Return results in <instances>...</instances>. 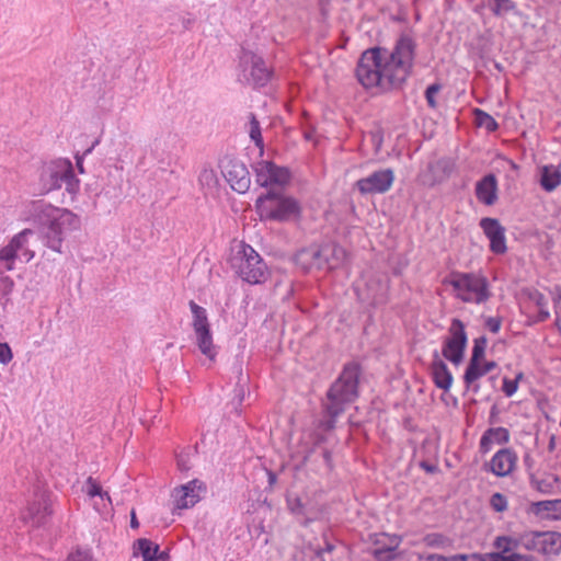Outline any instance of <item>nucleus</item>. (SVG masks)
Segmentation results:
<instances>
[{
    "label": "nucleus",
    "instance_id": "nucleus-61",
    "mask_svg": "<svg viewBox=\"0 0 561 561\" xmlns=\"http://www.w3.org/2000/svg\"><path fill=\"white\" fill-rule=\"evenodd\" d=\"M77 165L80 172H83L81 159H77Z\"/></svg>",
    "mask_w": 561,
    "mask_h": 561
},
{
    "label": "nucleus",
    "instance_id": "nucleus-43",
    "mask_svg": "<svg viewBox=\"0 0 561 561\" xmlns=\"http://www.w3.org/2000/svg\"><path fill=\"white\" fill-rule=\"evenodd\" d=\"M442 90V85L439 83H433L427 87L425 91V99L427 101V104L431 108H436L437 102H436V95Z\"/></svg>",
    "mask_w": 561,
    "mask_h": 561
},
{
    "label": "nucleus",
    "instance_id": "nucleus-64",
    "mask_svg": "<svg viewBox=\"0 0 561 561\" xmlns=\"http://www.w3.org/2000/svg\"><path fill=\"white\" fill-rule=\"evenodd\" d=\"M296 502H297V503H296V507H299V506H300V501H299V500H297Z\"/></svg>",
    "mask_w": 561,
    "mask_h": 561
},
{
    "label": "nucleus",
    "instance_id": "nucleus-49",
    "mask_svg": "<svg viewBox=\"0 0 561 561\" xmlns=\"http://www.w3.org/2000/svg\"><path fill=\"white\" fill-rule=\"evenodd\" d=\"M375 558L378 560V561H391L393 559V548H387V549H376L375 552Z\"/></svg>",
    "mask_w": 561,
    "mask_h": 561
},
{
    "label": "nucleus",
    "instance_id": "nucleus-42",
    "mask_svg": "<svg viewBox=\"0 0 561 561\" xmlns=\"http://www.w3.org/2000/svg\"><path fill=\"white\" fill-rule=\"evenodd\" d=\"M490 505L495 512L502 513L507 510V499L502 493L496 492L491 496Z\"/></svg>",
    "mask_w": 561,
    "mask_h": 561
},
{
    "label": "nucleus",
    "instance_id": "nucleus-34",
    "mask_svg": "<svg viewBox=\"0 0 561 561\" xmlns=\"http://www.w3.org/2000/svg\"><path fill=\"white\" fill-rule=\"evenodd\" d=\"M272 162L271 161H261L256 165V181L261 186L270 185V174H271Z\"/></svg>",
    "mask_w": 561,
    "mask_h": 561
},
{
    "label": "nucleus",
    "instance_id": "nucleus-29",
    "mask_svg": "<svg viewBox=\"0 0 561 561\" xmlns=\"http://www.w3.org/2000/svg\"><path fill=\"white\" fill-rule=\"evenodd\" d=\"M540 534L541 531L525 533L518 541L526 550L540 552Z\"/></svg>",
    "mask_w": 561,
    "mask_h": 561
},
{
    "label": "nucleus",
    "instance_id": "nucleus-2",
    "mask_svg": "<svg viewBox=\"0 0 561 561\" xmlns=\"http://www.w3.org/2000/svg\"><path fill=\"white\" fill-rule=\"evenodd\" d=\"M32 214L41 227L45 244L58 253H61L65 236L80 226V219L77 215L67 209L54 207L43 201L33 203Z\"/></svg>",
    "mask_w": 561,
    "mask_h": 561
},
{
    "label": "nucleus",
    "instance_id": "nucleus-18",
    "mask_svg": "<svg viewBox=\"0 0 561 561\" xmlns=\"http://www.w3.org/2000/svg\"><path fill=\"white\" fill-rule=\"evenodd\" d=\"M476 196L484 205L495 204L497 201V180L494 174L490 173L477 183Z\"/></svg>",
    "mask_w": 561,
    "mask_h": 561
},
{
    "label": "nucleus",
    "instance_id": "nucleus-59",
    "mask_svg": "<svg viewBox=\"0 0 561 561\" xmlns=\"http://www.w3.org/2000/svg\"><path fill=\"white\" fill-rule=\"evenodd\" d=\"M439 558H445V557H444V556H442V554H428V556L426 557V560H427V561H440V559H439Z\"/></svg>",
    "mask_w": 561,
    "mask_h": 561
},
{
    "label": "nucleus",
    "instance_id": "nucleus-58",
    "mask_svg": "<svg viewBox=\"0 0 561 561\" xmlns=\"http://www.w3.org/2000/svg\"><path fill=\"white\" fill-rule=\"evenodd\" d=\"M130 527L131 528H138L139 527V523H138V519H137L136 514H135L134 511L131 512Z\"/></svg>",
    "mask_w": 561,
    "mask_h": 561
},
{
    "label": "nucleus",
    "instance_id": "nucleus-30",
    "mask_svg": "<svg viewBox=\"0 0 561 561\" xmlns=\"http://www.w3.org/2000/svg\"><path fill=\"white\" fill-rule=\"evenodd\" d=\"M484 556L486 557V561H535L534 557L519 553L505 556L502 552H491L484 553Z\"/></svg>",
    "mask_w": 561,
    "mask_h": 561
},
{
    "label": "nucleus",
    "instance_id": "nucleus-48",
    "mask_svg": "<svg viewBox=\"0 0 561 561\" xmlns=\"http://www.w3.org/2000/svg\"><path fill=\"white\" fill-rule=\"evenodd\" d=\"M520 377H522V375H518L517 378L514 380L504 378L503 391L507 397H512L517 391V381Z\"/></svg>",
    "mask_w": 561,
    "mask_h": 561
},
{
    "label": "nucleus",
    "instance_id": "nucleus-44",
    "mask_svg": "<svg viewBox=\"0 0 561 561\" xmlns=\"http://www.w3.org/2000/svg\"><path fill=\"white\" fill-rule=\"evenodd\" d=\"M440 561H486V557L480 553L455 554L449 558H439Z\"/></svg>",
    "mask_w": 561,
    "mask_h": 561
},
{
    "label": "nucleus",
    "instance_id": "nucleus-28",
    "mask_svg": "<svg viewBox=\"0 0 561 561\" xmlns=\"http://www.w3.org/2000/svg\"><path fill=\"white\" fill-rule=\"evenodd\" d=\"M484 375L486 374L482 368L481 362L469 363L463 375V382L466 387L469 388L474 381Z\"/></svg>",
    "mask_w": 561,
    "mask_h": 561
},
{
    "label": "nucleus",
    "instance_id": "nucleus-45",
    "mask_svg": "<svg viewBox=\"0 0 561 561\" xmlns=\"http://www.w3.org/2000/svg\"><path fill=\"white\" fill-rule=\"evenodd\" d=\"M423 541L428 547L440 548L445 545L446 538L440 534H428Z\"/></svg>",
    "mask_w": 561,
    "mask_h": 561
},
{
    "label": "nucleus",
    "instance_id": "nucleus-40",
    "mask_svg": "<svg viewBox=\"0 0 561 561\" xmlns=\"http://www.w3.org/2000/svg\"><path fill=\"white\" fill-rule=\"evenodd\" d=\"M250 137L256 146L262 147L263 139L261 135L260 123L253 113L250 114Z\"/></svg>",
    "mask_w": 561,
    "mask_h": 561
},
{
    "label": "nucleus",
    "instance_id": "nucleus-32",
    "mask_svg": "<svg viewBox=\"0 0 561 561\" xmlns=\"http://www.w3.org/2000/svg\"><path fill=\"white\" fill-rule=\"evenodd\" d=\"M270 171H271V174L268 178L270 185H272V184L283 185L289 181V172L286 168L278 167L272 162V168Z\"/></svg>",
    "mask_w": 561,
    "mask_h": 561
},
{
    "label": "nucleus",
    "instance_id": "nucleus-50",
    "mask_svg": "<svg viewBox=\"0 0 561 561\" xmlns=\"http://www.w3.org/2000/svg\"><path fill=\"white\" fill-rule=\"evenodd\" d=\"M67 561H93V559L89 552L77 550L68 556Z\"/></svg>",
    "mask_w": 561,
    "mask_h": 561
},
{
    "label": "nucleus",
    "instance_id": "nucleus-20",
    "mask_svg": "<svg viewBox=\"0 0 561 561\" xmlns=\"http://www.w3.org/2000/svg\"><path fill=\"white\" fill-rule=\"evenodd\" d=\"M34 232L31 229H24L20 233L15 234L11 240L10 244L13 248L15 255L21 262H30L34 257V251L28 247V238Z\"/></svg>",
    "mask_w": 561,
    "mask_h": 561
},
{
    "label": "nucleus",
    "instance_id": "nucleus-13",
    "mask_svg": "<svg viewBox=\"0 0 561 561\" xmlns=\"http://www.w3.org/2000/svg\"><path fill=\"white\" fill-rule=\"evenodd\" d=\"M206 493V485L203 481L194 479L172 492L175 508L186 510L198 503Z\"/></svg>",
    "mask_w": 561,
    "mask_h": 561
},
{
    "label": "nucleus",
    "instance_id": "nucleus-33",
    "mask_svg": "<svg viewBox=\"0 0 561 561\" xmlns=\"http://www.w3.org/2000/svg\"><path fill=\"white\" fill-rule=\"evenodd\" d=\"M474 115L477 124L481 127H484L488 131H494L497 129L499 125L490 114L480 108H476Z\"/></svg>",
    "mask_w": 561,
    "mask_h": 561
},
{
    "label": "nucleus",
    "instance_id": "nucleus-56",
    "mask_svg": "<svg viewBox=\"0 0 561 561\" xmlns=\"http://www.w3.org/2000/svg\"><path fill=\"white\" fill-rule=\"evenodd\" d=\"M421 467H422L425 471L431 472V473H433V472H435V471L437 470V467H436V466L431 465V463H428V462H426V461H423V462L421 463Z\"/></svg>",
    "mask_w": 561,
    "mask_h": 561
},
{
    "label": "nucleus",
    "instance_id": "nucleus-3",
    "mask_svg": "<svg viewBox=\"0 0 561 561\" xmlns=\"http://www.w3.org/2000/svg\"><path fill=\"white\" fill-rule=\"evenodd\" d=\"M358 378V366L348 364L329 388L322 404L324 413L330 417L325 421L327 430L334 427L335 419L345 411L347 404L354 402L357 398Z\"/></svg>",
    "mask_w": 561,
    "mask_h": 561
},
{
    "label": "nucleus",
    "instance_id": "nucleus-6",
    "mask_svg": "<svg viewBox=\"0 0 561 561\" xmlns=\"http://www.w3.org/2000/svg\"><path fill=\"white\" fill-rule=\"evenodd\" d=\"M447 283L465 302L482 304L490 298L489 284L483 276L473 273H453Z\"/></svg>",
    "mask_w": 561,
    "mask_h": 561
},
{
    "label": "nucleus",
    "instance_id": "nucleus-54",
    "mask_svg": "<svg viewBox=\"0 0 561 561\" xmlns=\"http://www.w3.org/2000/svg\"><path fill=\"white\" fill-rule=\"evenodd\" d=\"M497 367V364L494 362V360H490V362H485L483 365H482V368L484 370L485 374H489L490 371H492L493 369H495Z\"/></svg>",
    "mask_w": 561,
    "mask_h": 561
},
{
    "label": "nucleus",
    "instance_id": "nucleus-52",
    "mask_svg": "<svg viewBox=\"0 0 561 561\" xmlns=\"http://www.w3.org/2000/svg\"><path fill=\"white\" fill-rule=\"evenodd\" d=\"M492 445H493L492 439L484 432V434L482 435V437L480 439V451L483 454L489 453Z\"/></svg>",
    "mask_w": 561,
    "mask_h": 561
},
{
    "label": "nucleus",
    "instance_id": "nucleus-35",
    "mask_svg": "<svg viewBox=\"0 0 561 561\" xmlns=\"http://www.w3.org/2000/svg\"><path fill=\"white\" fill-rule=\"evenodd\" d=\"M198 181L203 187L215 188L218 184V178L215 170L210 168H204L198 176Z\"/></svg>",
    "mask_w": 561,
    "mask_h": 561
},
{
    "label": "nucleus",
    "instance_id": "nucleus-27",
    "mask_svg": "<svg viewBox=\"0 0 561 561\" xmlns=\"http://www.w3.org/2000/svg\"><path fill=\"white\" fill-rule=\"evenodd\" d=\"M428 170L433 175V182L440 183L443 179L450 174L453 170V163L449 160L438 159L428 164Z\"/></svg>",
    "mask_w": 561,
    "mask_h": 561
},
{
    "label": "nucleus",
    "instance_id": "nucleus-37",
    "mask_svg": "<svg viewBox=\"0 0 561 561\" xmlns=\"http://www.w3.org/2000/svg\"><path fill=\"white\" fill-rule=\"evenodd\" d=\"M485 433L496 444H506L510 440V432L505 427H491Z\"/></svg>",
    "mask_w": 561,
    "mask_h": 561
},
{
    "label": "nucleus",
    "instance_id": "nucleus-31",
    "mask_svg": "<svg viewBox=\"0 0 561 561\" xmlns=\"http://www.w3.org/2000/svg\"><path fill=\"white\" fill-rule=\"evenodd\" d=\"M559 481L558 477L552 480L538 479L535 477L530 478V485L542 494L553 493L554 484Z\"/></svg>",
    "mask_w": 561,
    "mask_h": 561
},
{
    "label": "nucleus",
    "instance_id": "nucleus-7",
    "mask_svg": "<svg viewBox=\"0 0 561 561\" xmlns=\"http://www.w3.org/2000/svg\"><path fill=\"white\" fill-rule=\"evenodd\" d=\"M41 183L46 192L65 186L67 192L73 193L78 187V180L68 160H58L45 165L41 172Z\"/></svg>",
    "mask_w": 561,
    "mask_h": 561
},
{
    "label": "nucleus",
    "instance_id": "nucleus-51",
    "mask_svg": "<svg viewBox=\"0 0 561 561\" xmlns=\"http://www.w3.org/2000/svg\"><path fill=\"white\" fill-rule=\"evenodd\" d=\"M501 324H502V320H501V318H497V317H490L485 321L486 328L492 333H497L501 329Z\"/></svg>",
    "mask_w": 561,
    "mask_h": 561
},
{
    "label": "nucleus",
    "instance_id": "nucleus-26",
    "mask_svg": "<svg viewBox=\"0 0 561 561\" xmlns=\"http://www.w3.org/2000/svg\"><path fill=\"white\" fill-rule=\"evenodd\" d=\"M540 536V553L557 556L561 552V533L541 531Z\"/></svg>",
    "mask_w": 561,
    "mask_h": 561
},
{
    "label": "nucleus",
    "instance_id": "nucleus-47",
    "mask_svg": "<svg viewBox=\"0 0 561 561\" xmlns=\"http://www.w3.org/2000/svg\"><path fill=\"white\" fill-rule=\"evenodd\" d=\"M13 359V353L8 343L0 342V364L8 365Z\"/></svg>",
    "mask_w": 561,
    "mask_h": 561
},
{
    "label": "nucleus",
    "instance_id": "nucleus-15",
    "mask_svg": "<svg viewBox=\"0 0 561 561\" xmlns=\"http://www.w3.org/2000/svg\"><path fill=\"white\" fill-rule=\"evenodd\" d=\"M484 234L490 240V250L495 254L506 252L505 228L495 218H482L480 221Z\"/></svg>",
    "mask_w": 561,
    "mask_h": 561
},
{
    "label": "nucleus",
    "instance_id": "nucleus-16",
    "mask_svg": "<svg viewBox=\"0 0 561 561\" xmlns=\"http://www.w3.org/2000/svg\"><path fill=\"white\" fill-rule=\"evenodd\" d=\"M517 456L510 448L500 449L490 461V470L497 477L508 476L515 465H516Z\"/></svg>",
    "mask_w": 561,
    "mask_h": 561
},
{
    "label": "nucleus",
    "instance_id": "nucleus-41",
    "mask_svg": "<svg viewBox=\"0 0 561 561\" xmlns=\"http://www.w3.org/2000/svg\"><path fill=\"white\" fill-rule=\"evenodd\" d=\"M535 302H536V305L539 308L538 321L543 322L547 319H549L550 312H549V310L547 308L548 307V301H547L546 297L542 294L537 293L536 296H535Z\"/></svg>",
    "mask_w": 561,
    "mask_h": 561
},
{
    "label": "nucleus",
    "instance_id": "nucleus-1",
    "mask_svg": "<svg viewBox=\"0 0 561 561\" xmlns=\"http://www.w3.org/2000/svg\"><path fill=\"white\" fill-rule=\"evenodd\" d=\"M415 49V41L403 34L391 50L383 47L365 50L355 71L358 82L365 88H401L412 75Z\"/></svg>",
    "mask_w": 561,
    "mask_h": 561
},
{
    "label": "nucleus",
    "instance_id": "nucleus-62",
    "mask_svg": "<svg viewBox=\"0 0 561 561\" xmlns=\"http://www.w3.org/2000/svg\"><path fill=\"white\" fill-rule=\"evenodd\" d=\"M494 67H495L499 71H503V66H502L500 62H494Z\"/></svg>",
    "mask_w": 561,
    "mask_h": 561
},
{
    "label": "nucleus",
    "instance_id": "nucleus-8",
    "mask_svg": "<svg viewBox=\"0 0 561 561\" xmlns=\"http://www.w3.org/2000/svg\"><path fill=\"white\" fill-rule=\"evenodd\" d=\"M239 59L240 81L253 87H264L268 83L272 71L261 56L252 50L242 48Z\"/></svg>",
    "mask_w": 561,
    "mask_h": 561
},
{
    "label": "nucleus",
    "instance_id": "nucleus-57",
    "mask_svg": "<svg viewBox=\"0 0 561 561\" xmlns=\"http://www.w3.org/2000/svg\"><path fill=\"white\" fill-rule=\"evenodd\" d=\"M322 457L324 459V462L330 467L331 466V453L328 449H323Z\"/></svg>",
    "mask_w": 561,
    "mask_h": 561
},
{
    "label": "nucleus",
    "instance_id": "nucleus-21",
    "mask_svg": "<svg viewBox=\"0 0 561 561\" xmlns=\"http://www.w3.org/2000/svg\"><path fill=\"white\" fill-rule=\"evenodd\" d=\"M295 262L305 271L311 268H322L320 259V247L311 245L297 252L295 255Z\"/></svg>",
    "mask_w": 561,
    "mask_h": 561
},
{
    "label": "nucleus",
    "instance_id": "nucleus-23",
    "mask_svg": "<svg viewBox=\"0 0 561 561\" xmlns=\"http://www.w3.org/2000/svg\"><path fill=\"white\" fill-rule=\"evenodd\" d=\"M134 548L142 556L144 561H164L167 557L165 552H160L157 543L146 538L138 539Z\"/></svg>",
    "mask_w": 561,
    "mask_h": 561
},
{
    "label": "nucleus",
    "instance_id": "nucleus-39",
    "mask_svg": "<svg viewBox=\"0 0 561 561\" xmlns=\"http://www.w3.org/2000/svg\"><path fill=\"white\" fill-rule=\"evenodd\" d=\"M87 494L91 497L100 496L101 499H107L111 502V497L107 492H104L101 485L92 477L87 480Z\"/></svg>",
    "mask_w": 561,
    "mask_h": 561
},
{
    "label": "nucleus",
    "instance_id": "nucleus-63",
    "mask_svg": "<svg viewBox=\"0 0 561 561\" xmlns=\"http://www.w3.org/2000/svg\"><path fill=\"white\" fill-rule=\"evenodd\" d=\"M332 549H333V546H332V545H330V543H328V545H327V550H328V551H331Z\"/></svg>",
    "mask_w": 561,
    "mask_h": 561
},
{
    "label": "nucleus",
    "instance_id": "nucleus-53",
    "mask_svg": "<svg viewBox=\"0 0 561 561\" xmlns=\"http://www.w3.org/2000/svg\"><path fill=\"white\" fill-rule=\"evenodd\" d=\"M386 286H380V293H376L371 296L374 304H382L385 301Z\"/></svg>",
    "mask_w": 561,
    "mask_h": 561
},
{
    "label": "nucleus",
    "instance_id": "nucleus-55",
    "mask_svg": "<svg viewBox=\"0 0 561 561\" xmlns=\"http://www.w3.org/2000/svg\"><path fill=\"white\" fill-rule=\"evenodd\" d=\"M178 466L181 471H187L190 469V466L183 457L178 458Z\"/></svg>",
    "mask_w": 561,
    "mask_h": 561
},
{
    "label": "nucleus",
    "instance_id": "nucleus-14",
    "mask_svg": "<svg viewBox=\"0 0 561 561\" xmlns=\"http://www.w3.org/2000/svg\"><path fill=\"white\" fill-rule=\"evenodd\" d=\"M50 514V503L47 493L43 490H37L34 494V500L22 513L21 518L24 523H31L32 526L38 527L45 524L47 516Z\"/></svg>",
    "mask_w": 561,
    "mask_h": 561
},
{
    "label": "nucleus",
    "instance_id": "nucleus-19",
    "mask_svg": "<svg viewBox=\"0 0 561 561\" xmlns=\"http://www.w3.org/2000/svg\"><path fill=\"white\" fill-rule=\"evenodd\" d=\"M431 373L434 383L437 388L448 391L453 383V375L449 371L445 362L439 357L437 352H434L433 362L431 364Z\"/></svg>",
    "mask_w": 561,
    "mask_h": 561
},
{
    "label": "nucleus",
    "instance_id": "nucleus-17",
    "mask_svg": "<svg viewBox=\"0 0 561 561\" xmlns=\"http://www.w3.org/2000/svg\"><path fill=\"white\" fill-rule=\"evenodd\" d=\"M319 247L322 268L333 270L344 263L346 251L341 245L334 242H328Z\"/></svg>",
    "mask_w": 561,
    "mask_h": 561
},
{
    "label": "nucleus",
    "instance_id": "nucleus-10",
    "mask_svg": "<svg viewBox=\"0 0 561 561\" xmlns=\"http://www.w3.org/2000/svg\"><path fill=\"white\" fill-rule=\"evenodd\" d=\"M448 331L449 336L444 343L442 355L453 364L459 365L468 342L465 324L459 319H453Z\"/></svg>",
    "mask_w": 561,
    "mask_h": 561
},
{
    "label": "nucleus",
    "instance_id": "nucleus-4",
    "mask_svg": "<svg viewBox=\"0 0 561 561\" xmlns=\"http://www.w3.org/2000/svg\"><path fill=\"white\" fill-rule=\"evenodd\" d=\"M232 270L247 283L260 284L267 277V266L250 245L241 243L230 257Z\"/></svg>",
    "mask_w": 561,
    "mask_h": 561
},
{
    "label": "nucleus",
    "instance_id": "nucleus-38",
    "mask_svg": "<svg viewBox=\"0 0 561 561\" xmlns=\"http://www.w3.org/2000/svg\"><path fill=\"white\" fill-rule=\"evenodd\" d=\"M518 545V540L506 536L497 537L494 541V547L500 549L502 553H506L516 549Z\"/></svg>",
    "mask_w": 561,
    "mask_h": 561
},
{
    "label": "nucleus",
    "instance_id": "nucleus-22",
    "mask_svg": "<svg viewBox=\"0 0 561 561\" xmlns=\"http://www.w3.org/2000/svg\"><path fill=\"white\" fill-rule=\"evenodd\" d=\"M539 183L546 192H553L561 184V171L556 165H543L539 170Z\"/></svg>",
    "mask_w": 561,
    "mask_h": 561
},
{
    "label": "nucleus",
    "instance_id": "nucleus-11",
    "mask_svg": "<svg viewBox=\"0 0 561 561\" xmlns=\"http://www.w3.org/2000/svg\"><path fill=\"white\" fill-rule=\"evenodd\" d=\"M394 182V172L392 169H380L366 178L355 182V187L362 195L385 194Z\"/></svg>",
    "mask_w": 561,
    "mask_h": 561
},
{
    "label": "nucleus",
    "instance_id": "nucleus-36",
    "mask_svg": "<svg viewBox=\"0 0 561 561\" xmlns=\"http://www.w3.org/2000/svg\"><path fill=\"white\" fill-rule=\"evenodd\" d=\"M486 344H488V339L484 335L474 340L472 354H471L469 363L481 362L483 359L484 354H485Z\"/></svg>",
    "mask_w": 561,
    "mask_h": 561
},
{
    "label": "nucleus",
    "instance_id": "nucleus-24",
    "mask_svg": "<svg viewBox=\"0 0 561 561\" xmlns=\"http://www.w3.org/2000/svg\"><path fill=\"white\" fill-rule=\"evenodd\" d=\"M16 261L19 260L10 243L0 249V282L8 284L10 287L13 285V282L9 277L3 276V274L13 271Z\"/></svg>",
    "mask_w": 561,
    "mask_h": 561
},
{
    "label": "nucleus",
    "instance_id": "nucleus-9",
    "mask_svg": "<svg viewBox=\"0 0 561 561\" xmlns=\"http://www.w3.org/2000/svg\"><path fill=\"white\" fill-rule=\"evenodd\" d=\"M188 305L193 314L192 325L196 335L198 350L209 360L214 362L217 356V348L213 342L206 309L198 306L194 300H191Z\"/></svg>",
    "mask_w": 561,
    "mask_h": 561
},
{
    "label": "nucleus",
    "instance_id": "nucleus-46",
    "mask_svg": "<svg viewBox=\"0 0 561 561\" xmlns=\"http://www.w3.org/2000/svg\"><path fill=\"white\" fill-rule=\"evenodd\" d=\"M513 9V2L511 0H494L493 13L501 15Z\"/></svg>",
    "mask_w": 561,
    "mask_h": 561
},
{
    "label": "nucleus",
    "instance_id": "nucleus-60",
    "mask_svg": "<svg viewBox=\"0 0 561 561\" xmlns=\"http://www.w3.org/2000/svg\"><path fill=\"white\" fill-rule=\"evenodd\" d=\"M268 480H270V483L273 484L275 483L276 481V474L273 473L272 471L268 472Z\"/></svg>",
    "mask_w": 561,
    "mask_h": 561
},
{
    "label": "nucleus",
    "instance_id": "nucleus-25",
    "mask_svg": "<svg viewBox=\"0 0 561 561\" xmlns=\"http://www.w3.org/2000/svg\"><path fill=\"white\" fill-rule=\"evenodd\" d=\"M531 512L535 515L546 512V518L561 520V499L534 502L531 504Z\"/></svg>",
    "mask_w": 561,
    "mask_h": 561
},
{
    "label": "nucleus",
    "instance_id": "nucleus-5",
    "mask_svg": "<svg viewBox=\"0 0 561 561\" xmlns=\"http://www.w3.org/2000/svg\"><path fill=\"white\" fill-rule=\"evenodd\" d=\"M255 206L261 218L277 221L298 219L301 213L300 205L295 198L275 192L260 196Z\"/></svg>",
    "mask_w": 561,
    "mask_h": 561
},
{
    "label": "nucleus",
    "instance_id": "nucleus-12",
    "mask_svg": "<svg viewBox=\"0 0 561 561\" xmlns=\"http://www.w3.org/2000/svg\"><path fill=\"white\" fill-rule=\"evenodd\" d=\"M221 173L233 191L243 194L250 188V173L241 161L226 158L221 161Z\"/></svg>",
    "mask_w": 561,
    "mask_h": 561
}]
</instances>
